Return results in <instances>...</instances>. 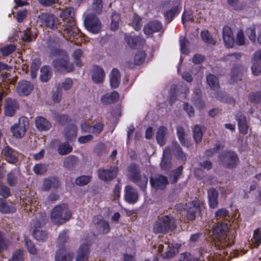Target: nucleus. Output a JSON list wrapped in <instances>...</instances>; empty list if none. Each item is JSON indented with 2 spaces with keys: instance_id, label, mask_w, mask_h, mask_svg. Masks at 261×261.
Here are the masks:
<instances>
[{
  "instance_id": "obj_1",
  "label": "nucleus",
  "mask_w": 261,
  "mask_h": 261,
  "mask_svg": "<svg viewBox=\"0 0 261 261\" xmlns=\"http://www.w3.org/2000/svg\"><path fill=\"white\" fill-rule=\"evenodd\" d=\"M215 217L218 223L217 225L213 229V236L214 239L217 240L216 245L219 248L224 249L225 254L228 256V247L233 243V236L231 237L228 235V226L226 222L222 221L227 220L229 217V211L224 208L218 210L215 214Z\"/></svg>"
},
{
  "instance_id": "obj_2",
  "label": "nucleus",
  "mask_w": 261,
  "mask_h": 261,
  "mask_svg": "<svg viewBox=\"0 0 261 261\" xmlns=\"http://www.w3.org/2000/svg\"><path fill=\"white\" fill-rule=\"evenodd\" d=\"M225 250L220 248L217 249V251L213 255L207 252L203 248L199 250L198 258H192L190 253H182L180 255V261H229L230 256H226Z\"/></svg>"
},
{
  "instance_id": "obj_3",
  "label": "nucleus",
  "mask_w": 261,
  "mask_h": 261,
  "mask_svg": "<svg viewBox=\"0 0 261 261\" xmlns=\"http://www.w3.org/2000/svg\"><path fill=\"white\" fill-rule=\"evenodd\" d=\"M46 222V215L44 214H40L38 217H36L31 222L32 234L38 241L45 242L48 238L47 232L42 229V227Z\"/></svg>"
},
{
  "instance_id": "obj_4",
  "label": "nucleus",
  "mask_w": 261,
  "mask_h": 261,
  "mask_svg": "<svg viewBox=\"0 0 261 261\" xmlns=\"http://www.w3.org/2000/svg\"><path fill=\"white\" fill-rule=\"evenodd\" d=\"M71 216V213L67 205L65 203L55 207L51 213V221L56 224L64 223L70 218Z\"/></svg>"
},
{
  "instance_id": "obj_5",
  "label": "nucleus",
  "mask_w": 261,
  "mask_h": 261,
  "mask_svg": "<svg viewBox=\"0 0 261 261\" xmlns=\"http://www.w3.org/2000/svg\"><path fill=\"white\" fill-rule=\"evenodd\" d=\"M176 228L175 219L171 216H164L158 219L153 225L155 233H166Z\"/></svg>"
},
{
  "instance_id": "obj_6",
  "label": "nucleus",
  "mask_w": 261,
  "mask_h": 261,
  "mask_svg": "<svg viewBox=\"0 0 261 261\" xmlns=\"http://www.w3.org/2000/svg\"><path fill=\"white\" fill-rule=\"evenodd\" d=\"M62 58L55 60L53 66L56 70L62 73H67L73 70V65L69 62V57L64 50H61Z\"/></svg>"
},
{
  "instance_id": "obj_7",
  "label": "nucleus",
  "mask_w": 261,
  "mask_h": 261,
  "mask_svg": "<svg viewBox=\"0 0 261 261\" xmlns=\"http://www.w3.org/2000/svg\"><path fill=\"white\" fill-rule=\"evenodd\" d=\"M128 176L130 179L136 183L144 190L148 183V177L146 175H140L139 170L135 164H131L128 167Z\"/></svg>"
},
{
  "instance_id": "obj_8",
  "label": "nucleus",
  "mask_w": 261,
  "mask_h": 261,
  "mask_svg": "<svg viewBox=\"0 0 261 261\" xmlns=\"http://www.w3.org/2000/svg\"><path fill=\"white\" fill-rule=\"evenodd\" d=\"M218 161L222 166L227 168H233L239 163L237 154L232 151H224L219 156Z\"/></svg>"
},
{
  "instance_id": "obj_9",
  "label": "nucleus",
  "mask_w": 261,
  "mask_h": 261,
  "mask_svg": "<svg viewBox=\"0 0 261 261\" xmlns=\"http://www.w3.org/2000/svg\"><path fill=\"white\" fill-rule=\"evenodd\" d=\"M180 245H170L169 243L164 244H159L157 247V251L163 258L173 257L178 251Z\"/></svg>"
},
{
  "instance_id": "obj_10",
  "label": "nucleus",
  "mask_w": 261,
  "mask_h": 261,
  "mask_svg": "<svg viewBox=\"0 0 261 261\" xmlns=\"http://www.w3.org/2000/svg\"><path fill=\"white\" fill-rule=\"evenodd\" d=\"M204 208V203L199 200H194L190 204V207L186 210L187 217L189 220H193L197 215L199 214Z\"/></svg>"
},
{
  "instance_id": "obj_11",
  "label": "nucleus",
  "mask_w": 261,
  "mask_h": 261,
  "mask_svg": "<svg viewBox=\"0 0 261 261\" xmlns=\"http://www.w3.org/2000/svg\"><path fill=\"white\" fill-rule=\"evenodd\" d=\"M29 127V121L25 118H22L19 120L18 124H15L11 128V130L14 137L21 138L24 135L27 129Z\"/></svg>"
},
{
  "instance_id": "obj_12",
  "label": "nucleus",
  "mask_w": 261,
  "mask_h": 261,
  "mask_svg": "<svg viewBox=\"0 0 261 261\" xmlns=\"http://www.w3.org/2000/svg\"><path fill=\"white\" fill-rule=\"evenodd\" d=\"M84 23L87 30L94 34L98 33L101 29V23L98 17H85Z\"/></svg>"
},
{
  "instance_id": "obj_13",
  "label": "nucleus",
  "mask_w": 261,
  "mask_h": 261,
  "mask_svg": "<svg viewBox=\"0 0 261 261\" xmlns=\"http://www.w3.org/2000/svg\"><path fill=\"white\" fill-rule=\"evenodd\" d=\"M93 222L97 231L101 234H107L110 231V226L108 221L103 220L101 217L95 216Z\"/></svg>"
},
{
  "instance_id": "obj_14",
  "label": "nucleus",
  "mask_w": 261,
  "mask_h": 261,
  "mask_svg": "<svg viewBox=\"0 0 261 261\" xmlns=\"http://www.w3.org/2000/svg\"><path fill=\"white\" fill-rule=\"evenodd\" d=\"M33 89V84L26 80L19 82L17 87V92L20 96H28Z\"/></svg>"
},
{
  "instance_id": "obj_15",
  "label": "nucleus",
  "mask_w": 261,
  "mask_h": 261,
  "mask_svg": "<svg viewBox=\"0 0 261 261\" xmlns=\"http://www.w3.org/2000/svg\"><path fill=\"white\" fill-rule=\"evenodd\" d=\"M150 182L152 187L156 190H163L168 184L167 177L161 175L150 177Z\"/></svg>"
},
{
  "instance_id": "obj_16",
  "label": "nucleus",
  "mask_w": 261,
  "mask_h": 261,
  "mask_svg": "<svg viewBox=\"0 0 261 261\" xmlns=\"http://www.w3.org/2000/svg\"><path fill=\"white\" fill-rule=\"evenodd\" d=\"M19 108L17 101L11 98H7L6 100L4 111L6 116L12 117L15 114V111Z\"/></svg>"
},
{
  "instance_id": "obj_17",
  "label": "nucleus",
  "mask_w": 261,
  "mask_h": 261,
  "mask_svg": "<svg viewBox=\"0 0 261 261\" xmlns=\"http://www.w3.org/2000/svg\"><path fill=\"white\" fill-rule=\"evenodd\" d=\"M118 172V168L113 167L109 170L99 169L98 171V175L101 180L107 181L110 180L116 177Z\"/></svg>"
},
{
  "instance_id": "obj_18",
  "label": "nucleus",
  "mask_w": 261,
  "mask_h": 261,
  "mask_svg": "<svg viewBox=\"0 0 261 261\" xmlns=\"http://www.w3.org/2000/svg\"><path fill=\"white\" fill-rule=\"evenodd\" d=\"M223 38L226 47L231 48L234 44V38L232 31L228 26H225L223 29Z\"/></svg>"
},
{
  "instance_id": "obj_19",
  "label": "nucleus",
  "mask_w": 261,
  "mask_h": 261,
  "mask_svg": "<svg viewBox=\"0 0 261 261\" xmlns=\"http://www.w3.org/2000/svg\"><path fill=\"white\" fill-rule=\"evenodd\" d=\"M91 72L92 79L94 83L99 84L103 82L105 73L102 68L96 65H93Z\"/></svg>"
},
{
  "instance_id": "obj_20",
  "label": "nucleus",
  "mask_w": 261,
  "mask_h": 261,
  "mask_svg": "<svg viewBox=\"0 0 261 261\" xmlns=\"http://www.w3.org/2000/svg\"><path fill=\"white\" fill-rule=\"evenodd\" d=\"M89 247L87 244L83 243L77 250L76 261H88Z\"/></svg>"
},
{
  "instance_id": "obj_21",
  "label": "nucleus",
  "mask_w": 261,
  "mask_h": 261,
  "mask_svg": "<svg viewBox=\"0 0 261 261\" xmlns=\"http://www.w3.org/2000/svg\"><path fill=\"white\" fill-rule=\"evenodd\" d=\"M218 192L214 188L207 190L208 203L210 208H215L218 205Z\"/></svg>"
},
{
  "instance_id": "obj_22",
  "label": "nucleus",
  "mask_w": 261,
  "mask_h": 261,
  "mask_svg": "<svg viewBox=\"0 0 261 261\" xmlns=\"http://www.w3.org/2000/svg\"><path fill=\"white\" fill-rule=\"evenodd\" d=\"M125 199L129 203H136L138 199L137 190L130 186H127L125 188Z\"/></svg>"
},
{
  "instance_id": "obj_23",
  "label": "nucleus",
  "mask_w": 261,
  "mask_h": 261,
  "mask_svg": "<svg viewBox=\"0 0 261 261\" xmlns=\"http://www.w3.org/2000/svg\"><path fill=\"white\" fill-rule=\"evenodd\" d=\"M16 212V208L14 204L8 203L4 198H0V212L2 214H13Z\"/></svg>"
},
{
  "instance_id": "obj_24",
  "label": "nucleus",
  "mask_w": 261,
  "mask_h": 261,
  "mask_svg": "<svg viewBox=\"0 0 261 261\" xmlns=\"http://www.w3.org/2000/svg\"><path fill=\"white\" fill-rule=\"evenodd\" d=\"M162 28L161 23L158 21H154L150 22L145 25L144 28V34L146 35H150L153 33L160 31Z\"/></svg>"
},
{
  "instance_id": "obj_25",
  "label": "nucleus",
  "mask_w": 261,
  "mask_h": 261,
  "mask_svg": "<svg viewBox=\"0 0 261 261\" xmlns=\"http://www.w3.org/2000/svg\"><path fill=\"white\" fill-rule=\"evenodd\" d=\"M124 38L130 47H135L138 43L143 44L145 42V39L140 36H133L129 34H125Z\"/></svg>"
},
{
  "instance_id": "obj_26",
  "label": "nucleus",
  "mask_w": 261,
  "mask_h": 261,
  "mask_svg": "<svg viewBox=\"0 0 261 261\" xmlns=\"http://www.w3.org/2000/svg\"><path fill=\"white\" fill-rule=\"evenodd\" d=\"M171 154V148L170 147H166L163 151V159L160 164L162 169L168 170L170 166V161L168 156Z\"/></svg>"
},
{
  "instance_id": "obj_27",
  "label": "nucleus",
  "mask_w": 261,
  "mask_h": 261,
  "mask_svg": "<svg viewBox=\"0 0 261 261\" xmlns=\"http://www.w3.org/2000/svg\"><path fill=\"white\" fill-rule=\"evenodd\" d=\"M77 128L74 124H70L65 128L64 135L68 141L74 139L76 136Z\"/></svg>"
},
{
  "instance_id": "obj_28",
  "label": "nucleus",
  "mask_w": 261,
  "mask_h": 261,
  "mask_svg": "<svg viewBox=\"0 0 261 261\" xmlns=\"http://www.w3.org/2000/svg\"><path fill=\"white\" fill-rule=\"evenodd\" d=\"M120 73L119 71L114 68L113 69L110 75V82L111 86L113 88H116L120 84Z\"/></svg>"
},
{
  "instance_id": "obj_29",
  "label": "nucleus",
  "mask_w": 261,
  "mask_h": 261,
  "mask_svg": "<svg viewBox=\"0 0 261 261\" xmlns=\"http://www.w3.org/2000/svg\"><path fill=\"white\" fill-rule=\"evenodd\" d=\"M41 64V60L39 58H35L32 60L30 66V74L32 79H34L37 77L38 71Z\"/></svg>"
},
{
  "instance_id": "obj_30",
  "label": "nucleus",
  "mask_w": 261,
  "mask_h": 261,
  "mask_svg": "<svg viewBox=\"0 0 261 261\" xmlns=\"http://www.w3.org/2000/svg\"><path fill=\"white\" fill-rule=\"evenodd\" d=\"M201 90L199 88H195L194 90L193 94L192 97V100L194 102L196 107L199 109H202L204 107V103L201 99Z\"/></svg>"
},
{
  "instance_id": "obj_31",
  "label": "nucleus",
  "mask_w": 261,
  "mask_h": 261,
  "mask_svg": "<svg viewBox=\"0 0 261 261\" xmlns=\"http://www.w3.org/2000/svg\"><path fill=\"white\" fill-rule=\"evenodd\" d=\"M167 128L163 126L159 127L158 128L156 134V139L158 143L161 145L163 146L166 142V136L167 134Z\"/></svg>"
},
{
  "instance_id": "obj_32",
  "label": "nucleus",
  "mask_w": 261,
  "mask_h": 261,
  "mask_svg": "<svg viewBox=\"0 0 261 261\" xmlns=\"http://www.w3.org/2000/svg\"><path fill=\"white\" fill-rule=\"evenodd\" d=\"M171 153L174 154L178 160L185 161L186 159V154L182 151L180 147L176 142H173L172 144Z\"/></svg>"
},
{
  "instance_id": "obj_33",
  "label": "nucleus",
  "mask_w": 261,
  "mask_h": 261,
  "mask_svg": "<svg viewBox=\"0 0 261 261\" xmlns=\"http://www.w3.org/2000/svg\"><path fill=\"white\" fill-rule=\"evenodd\" d=\"M119 99L118 92L113 91L111 93H107L101 98V101L104 103H111L117 101Z\"/></svg>"
},
{
  "instance_id": "obj_34",
  "label": "nucleus",
  "mask_w": 261,
  "mask_h": 261,
  "mask_svg": "<svg viewBox=\"0 0 261 261\" xmlns=\"http://www.w3.org/2000/svg\"><path fill=\"white\" fill-rule=\"evenodd\" d=\"M240 132L243 134H246L248 132V126L246 117L242 115L236 117Z\"/></svg>"
},
{
  "instance_id": "obj_35",
  "label": "nucleus",
  "mask_w": 261,
  "mask_h": 261,
  "mask_svg": "<svg viewBox=\"0 0 261 261\" xmlns=\"http://www.w3.org/2000/svg\"><path fill=\"white\" fill-rule=\"evenodd\" d=\"M73 257V254L67 253L64 250H58L55 256L56 261H70Z\"/></svg>"
},
{
  "instance_id": "obj_36",
  "label": "nucleus",
  "mask_w": 261,
  "mask_h": 261,
  "mask_svg": "<svg viewBox=\"0 0 261 261\" xmlns=\"http://www.w3.org/2000/svg\"><path fill=\"white\" fill-rule=\"evenodd\" d=\"M78 163L77 158L73 155H70L65 159L63 163V166L68 169H71Z\"/></svg>"
},
{
  "instance_id": "obj_37",
  "label": "nucleus",
  "mask_w": 261,
  "mask_h": 261,
  "mask_svg": "<svg viewBox=\"0 0 261 261\" xmlns=\"http://www.w3.org/2000/svg\"><path fill=\"white\" fill-rule=\"evenodd\" d=\"M176 133L178 139L182 145L188 147L189 145V143L185 138V132L184 128L180 126H177Z\"/></svg>"
},
{
  "instance_id": "obj_38",
  "label": "nucleus",
  "mask_w": 261,
  "mask_h": 261,
  "mask_svg": "<svg viewBox=\"0 0 261 261\" xmlns=\"http://www.w3.org/2000/svg\"><path fill=\"white\" fill-rule=\"evenodd\" d=\"M48 121L42 116H38L35 119V125L38 130L43 131L46 130Z\"/></svg>"
},
{
  "instance_id": "obj_39",
  "label": "nucleus",
  "mask_w": 261,
  "mask_h": 261,
  "mask_svg": "<svg viewBox=\"0 0 261 261\" xmlns=\"http://www.w3.org/2000/svg\"><path fill=\"white\" fill-rule=\"evenodd\" d=\"M11 244L10 240L5 236L4 232L0 231V252L6 250Z\"/></svg>"
},
{
  "instance_id": "obj_40",
  "label": "nucleus",
  "mask_w": 261,
  "mask_h": 261,
  "mask_svg": "<svg viewBox=\"0 0 261 261\" xmlns=\"http://www.w3.org/2000/svg\"><path fill=\"white\" fill-rule=\"evenodd\" d=\"M207 83L214 90H217L219 87V81L217 77L213 74H210L206 76Z\"/></svg>"
},
{
  "instance_id": "obj_41",
  "label": "nucleus",
  "mask_w": 261,
  "mask_h": 261,
  "mask_svg": "<svg viewBox=\"0 0 261 261\" xmlns=\"http://www.w3.org/2000/svg\"><path fill=\"white\" fill-rule=\"evenodd\" d=\"M24 240L28 251L31 254H36L37 253V249L35 244L28 237H24Z\"/></svg>"
},
{
  "instance_id": "obj_42",
  "label": "nucleus",
  "mask_w": 261,
  "mask_h": 261,
  "mask_svg": "<svg viewBox=\"0 0 261 261\" xmlns=\"http://www.w3.org/2000/svg\"><path fill=\"white\" fill-rule=\"evenodd\" d=\"M39 79L42 82H47L49 80V66L44 65L40 68Z\"/></svg>"
},
{
  "instance_id": "obj_43",
  "label": "nucleus",
  "mask_w": 261,
  "mask_h": 261,
  "mask_svg": "<svg viewBox=\"0 0 261 261\" xmlns=\"http://www.w3.org/2000/svg\"><path fill=\"white\" fill-rule=\"evenodd\" d=\"M58 150L60 154L66 155L72 151V147L68 143H63L59 146Z\"/></svg>"
},
{
  "instance_id": "obj_44",
  "label": "nucleus",
  "mask_w": 261,
  "mask_h": 261,
  "mask_svg": "<svg viewBox=\"0 0 261 261\" xmlns=\"http://www.w3.org/2000/svg\"><path fill=\"white\" fill-rule=\"evenodd\" d=\"M16 49V47L15 45L10 44L9 45H7L5 46L1 47L0 51L2 53L3 56L7 57L14 52Z\"/></svg>"
},
{
  "instance_id": "obj_45",
  "label": "nucleus",
  "mask_w": 261,
  "mask_h": 261,
  "mask_svg": "<svg viewBox=\"0 0 261 261\" xmlns=\"http://www.w3.org/2000/svg\"><path fill=\"white\" fill-rule=\"evenodd\" d=\"M180 47L181 52L185 55L189 53L188 46L189 45V41L184 37H180L179 39Z\"/></svg>"
},
{
  "instance_id": "obj_46",
  "label": "nucleus",
  "mask_w": 261,
  "mask_h": 261,
  "mask_svg": "<svg viewBox=\"0 0 261 261\" xmlns=\"http://www.w3.org/2000/svg\"><path fill=\"white\" fill-rule=\"evenodd\" d=\"M7 184L11 187L15 186L18 182V177L13 171L9 172L7 176Z\"/></svg>"
},
{
  "instance_id": "obj_47",
  "label": "nucleus",
  "mask_w": 261,
  "mask_h": 261,
  "mask_svg": "<svg viewBox=\"0 0 261 261\" xmlns=\"http://www.w3.org/2000/svg\"><path fill=\"white\" fill-rule=\"evenodd\" d=\"M47 170V166L44 164H36L33 167V170L37 175H43Z\"/></svg>"
},
{
  "instance_id": "obj_48",
  "label": "nucleus",
  "mask_w": 261,
  "mask_h": 261,
  "mask_svg": "<svg viewBox=\"0 0 261 261\" xmlns=\"http://www.w3.org/2000/svg\"><path fill=\"white\" fill-rule=\"evenodd\" d=\"M203 133L201 127L198 125L195 126L193 129V137L196 142H200L202 140Z\"/></svg>"
},
{
  "instance_id": "obj_49",
  "label": "nucleus",
  "mask_w": 261,
  "mask_h": 261,
  "mask_svg": "<svg viewBox=\"0 0 261 261\" xmlns=\"http://www.w3.org/2000/svg\"><path fill=\"white\" fill-rule=\"evenodd\" d=\"M103 8L102 0H93L92 9L98 15L100 14Z\"/></svg>"
},
{
  "instance_id": "obj_50",
  "label": "nucleus",
  "mask_w": 261,
  "mask_h": 261,
  "mask_svg": "<svg viewBox=\"0 0 261 261\" xmlns=\"http://www.w3.org/2000/svg\"><path fill=\"white\" fill-rule=\"evenodd\" d=\"M83 55V51L81 49L75 50L72 54V57L74 59V62L76 65L78 67L83 66V63L80 60V58Z\"/></svg>"
},
{
  "instance_id": "obj_51",
  "label": "nucleus",
  "mask_w": 261,
  "mask_h": 261,
  "mask_svg": "<svg viewBox=\"0 0 261 261\" xmlns=\"http://www.w3.org/2000/svg\"><path fill=\"white\" fill-rule=\"evenodd\" d=\"M62 97V89L60 84L56 86L55 91H53L51 98L55 103H58L61 100Z\"/></svg>"
},
{
  "instance_id": "obj_52",
  "label": "nucleus",
  "mask_w": 261,
  "mask_h": 261,
  "mask_svg": "<svg viewBox=\"0 0 261 261\" xmlns=\"http://www.w3.org/2000/svg\"><path fill=\"white\" fill-rule=\"evenodd\" d=\"M242 57V54L239 53H235L228 54L225 57V60L227 62L233 64L239 61Z\"/></svg>"
},
{
  "instance_id": "obj_53",
  "label": "nucleus",
  "mask_w": 261,
  "mask_h": 261,
  "mask_svg": "<svg viewBox=\"0 0 261 261\" xmlns=\"http://www.w3.org/2000/svg\"><path fill=\"white\" fill-rule=\"evenodd\" d=\"M253 239L255 247H257L261 244V227L254 231Z\"/></svg>"
},
{
  "instance_id": "obj_54",
  "label": "nucleus",
  "mask_w": 261,
  "mask_h": 261,
  "mask_svg": "<svg viewBox=\"0 0 261 261\" xmlns=\"http://www.w3.org/2000/svg\"><path fill=\"white\" fill-rule=\"evenodd\" d=\"M21 38L23 41L29 42L34 40L35 37L30 30H26L23 32Z\"/></svg>"
},
{
  "instance_id": "obj_55",
  "label": "nucleus",
  "mask_w": 261,
  "mask_h": 261,
  "mask_svg": "<svg viewBox=\"0 0 261 261\" xmlns=\"http://www.w3.org/2000/svg\"><path fill=\"white\" fill-rule=\"evenodd\" d=\"M182 167L179 166L176 170H173L170 175V180L172 183H174L178 180L179 175L181 174Z\"/></svg>"
},
{
  "instance_id": "obj_56",
  "label": "nucleus",
  "mask_w": 261,
  "mask_h": 261,
  "mask_svg": "<svg viewBox=\"0 0 261 261\" xmlns=\"http://www.w3.org/2000/svg\"><path fill=\"white\" fill-rule=\"evenodd\" d=\"M242 70L241 67H233L231 70V80L233 82L240 79L242 76Z\"/></svg>"
},
{
  "instance_id": "obj_57",
  "label": "nucleus",
  "mask_w": 261,
  "mask_h": 261,
  "mask_svg": "<svg viewBox=\"0 0 261 261\" xmlns=\"http://www.w3.org/2000/svg\"><path fill=\"white\" fill-rule=\"evenodd\" d=\"M145 57L146 54L144 51H139L135 56V64L138 65H141L144 62Z\"/></svg>"
},
{
  "instance_id": "obj_58",
  "label": "nucleus",
  "mask_w": 261,
  "mask_h": 261,
  "mask_svg": "<svg viewBox=\"0 0 261 261\" xmlns=\"http://www.w3.org/2000/svg\"><path fill=\"white\" fill-rule=\"evenodd\" d=\"M0 195L4 198H6L9 197L11 195V192L9 188L4 185L2 181H0Z\"/></svg>"
},
{
  "instance_id": "obj_59",
  "label": "nucleus",
  "mask_w": 261,
  "mask_h": 261,
  "mask_svg": "<svg viewBox=\"0 0 261 261\" xmlns=\"http://www.w3.org/2000/svg\"><path fill=\"white\" fill-rule=\"evenodd\" d=\"M236 43L239 46H242L245 44V38L242 30H239L236 35Z\"/></svg>"
},
{
  "instance_id": "obj_60",
  "label": "nucleus",
  "mask_w": 261,
  "mask_h": 261,
  "mask_svg": "<svg viewBox=\"0 0 261 261\" xmlns=\"http://www.w3.org/2000/svg\"><path fill=\"white\" fill-rule=\"evenodd\" d=\"M91 177L89 176L83 175L76 178L75 183L79 186H84L87 185L90 180Z\"/></svg>"
},
{
  "instance_id": "obj_61",
  "label": "nucleus",
  "mask_w": 261,
  "mask_h": 261,
  "mask_svg": "<svg viewBox=\"0 0 261 261\" xmlns=\"http://www.w3.org/2000/svg\"><path fill=\"white\" fill-rule=\"evenodd\" d=\"M202 40L207 44H214L215 42L208 31H203L201 32Z\"/></svg>"
},
{
  "instance_id": "obj_62",
  "label": "nucleus",
  "mask_w": 261,
  "mask_h": 261,
  "mask_svg": "<svg viewBox=\"0 0 261 261\" xmlns=\"http://www.w3.org/2000/svg\"><path fill=\"white\" fill-rule=\"evenodd\" d=\"M181 9L178 5H175L170 8L169 10L166 11L165 13V16H174L179 14Z\"/></svg>"
},
{
  "instance_id": "obj_63",
  "label": "nucleus",
  "mask_w": 261,
  "mask_h": 261,
  "mask_svg": "<svg viewBox=\"0 0 261 261\" xmlns=\"http://www.w3.org/2000/svg\"><path fill=\"white\" fill-rule=\"evenodd\" d=\"M248 99L253 103H259L261 102V91L252 93L249 95Z\"/></svg>"
},
{
  "instance_id": "obj_64",
  "label": "nucleus",
  "mask_w": 261,
  "mask_h": 261,
  "mask_svg": "<svg viewBox=\"0 0 261 261\" xmlns=\"http://www.w3.org/2000/svg\"><path fill=\"white\" fill-rule=\"evenodd\" d=\"M9 261H23L22 252L20 250H16Z\"/></svg>"
}]
</instances>
